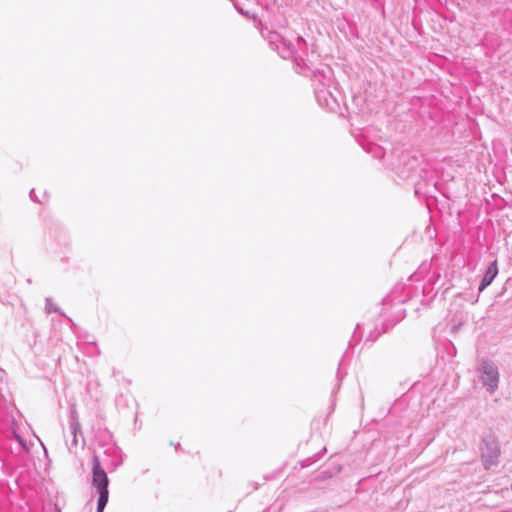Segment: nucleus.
<instances>
[{"instance_id":"f257e3e1","label":"nucleus","mask_w":512,"mask_h":512,"mask_svg":"<svg viewBox=\"0 0 512 512\" xmlns=\"http://www.w3.org/2000/svg\"><path fill=\"white\" fill-rule=\"evenodd\" d=\"M92 483L99 492L97 512H103L108 502V476L101 466L100 459L97 455L93 457Z\"/></svg>"},{"instance_id":"f03ea898","label":"nucleus","mask_w":512,"mask_h":512,"mask_svg":"<svg viewBox=\"0 0 512 512\" xmlns=\"http://www.w3.org/2000/svg\"><path fill=\"white\" fill-rule=\"evenodd\" d=\"M482 380L484 385L488 386L490 391H494L498 383V372L492 365L485 363L483 365Z\"/></svg>"},{"instance_id":"7ed1b4c3","label":"nucleus","mask_w":512,"mask_h":512,"mask_svg":"<svg viewBox=\"0 0 512 512\" xmlns=\"http://www.w3.org/2000/svg\"><path fill=\"white\" fill-rule=\"evenodd\" d=\"M497 273H498V269H497V264L495 261L488 267V269L482 279V282L480 284V287H479L480 291L491 284V282L493 281V279L495 278Z\"/></svg>"},{"instance_id":"20e7f679","label":"nucleus","mask_w":512,"mask_h":512,"mask_svg":"<svg viewBox=\"0 0 512 512\" xmlns=\"http://www.w3.org/2000/svg\"><path fill=\"white\" fill-rule=\"evenodd\" d=\"M16 437H17V440L19 441V443H21L23 445L22 439L19 436H16Z\"/></svg>"},{"instance_id":"39448f33","label":"nucleus","mask_w":512,"mask_h":512,"mask_svg":"<svg viewBox=\"0 0 512 512\" xmlns=\"http://www.w3.org/2000/svg\"><path fill=\"white\" fill-rule=\"evenodd\" d=\"M500 454V449L497 447L496 449V456H498Z\"/></svg>"},{"instance_id":"423d86ee","label":"nucleus","mask_w":512,"mask_h":512,"mask_svg":"<svg viewBox=\"0 0 512 512\" xmlns=\"http://www.w3.org/2000/svg\"><path fill=\"white\" fill-rule=\"evenodd\" d=\"M55 510H56V512H61V509L58 508L57 506L55 507Z\"/></svg>"}]
</instances>
